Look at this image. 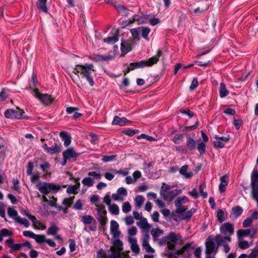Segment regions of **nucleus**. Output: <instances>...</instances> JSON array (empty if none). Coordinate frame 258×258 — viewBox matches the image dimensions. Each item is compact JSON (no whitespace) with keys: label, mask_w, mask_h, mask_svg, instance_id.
<instances>
[{"label":"nucleus","mask_w":258,"mask_h":258,"mask_svg":"<svg viewBox=\"0 0 258 258\" xmlns=\"http://www.w3.org/2000/svg\"><path fill=\"white\" fill-rule=\"evenodd\" d=\"M234 225L229 222H226L222 224L220 227L221 234L216 236L215 239L218 240L219 243L224 242L231 241V236L234 233Z\"/></svg>","instance_id":"1"},{"label":"nucleus","mask_w":258,"mask_h":258,"mask_svg":"<svg viewBox=\"0 0 258 258\" xmlns=\"http://www.w3.org/2000/svg\"><path fill=\"white\" fill-rule=\"evenodd\" d=\"M92 67L93 66H76L73 72L75 74L80 73L82 77L86 79L90 85L93 86L94 81L92 75L94 70L93 69Z\"/></svg>","instance_id":"2"},{"label":"nucleus","mask_w":258,"mask_h":258,"mask_svg":"<svg viewBox=\"0 0 258 258\" xmlns=\"http://www.w3.org/2000/svg\"><path fill=\"white\" fill-rule=\"evenodd\" d=\"M179 238V234H176L175 233L171 232L167 236L163 237L159 242V244L160 245L166 244L168 249L171 250L174 249Z\"/></svg>","instance_id":"3"},{"label":"nucleus","mask_w":258,"mask_h":258,"mask_svg":"<svg viewBox=\"0 0 258 258\" xmlns=\"http://www.w3.org/2000/svg\"><path fill=\"white\" fill-rule=\"evenodd\" d=\"M36 187L39 191L44 194L47 195L49 192H56L59 189V186L53 183L38 182Z\"/></svg>","instance_id":"4"},{"label":"nucleus","mask_w":258,"mask_h":258,"mask_svg":"<svg viewBox=\"0 0 258 258\" xmlns=\"http://www.w3.org/2000/svg\"><path fill=\"white\" fill-rule=\"evenodd\" d=\"M251 196L258 207V171L254 170L251 175Z\"/></svg>","instance_id":"5"},{"label":"nucleus","mask_w":258,"mask_h":258,"mask_svg":"<svg viewBox=\"0 0 258 258\" xmlns=\"http://www.w3.org/2000/svg\"><path fill=\"white\" fill-rule=\"evenodd\" d=\"M8 214L16 222L23 225L26 227L29 226V221L25 218H22L18 215L17 211L13 208L9 207L7 210Z\"/></svg>","instance_id":"6"},{"label":"nucleus","mask_w":258,"mask_h":258,"mask_svg":"<svg viewBox=\"0 0 258 258\" xmlns=\"http://www.w3.org/2000/svg\"><path fill=\"white\" fill-rule=\"evenodd\" d=\"M25 112L21 110L19 107L16 109H9L5 112V116L10 119H23L25 118L24 116Z\"/></svg>","instance_id":"7"},{"label":"nucleus","mask_w":258,"mask_h":258,"mask_svg":"<svg viewBox=\"0 0 258 258\" xmlns=\"http://www.w3.org/2000/svg\"><path fill=\"white\" fill-rule=\"evenodd\" d=\"M162 55V51L161 50H158L157 54L155 56H152V57L149 58L148 60L133 62L130 63L129 64H154L157 63L160 57H162V58H163Z\"/></svg>","instance_id":"8"},{"label":"nucleus","mask_w":258,"mask_h":258,"mask_svg":"<svg viewBox=\"0 0 258 258\" xmlns=\"http://www.w3.org/2000/svg\"><path fill=\"white\" fill-rule=\"evenodd\" d=\"M197 145L196 141L191 138L189 135H187L185 149L183 150L182 151L183 153H190L192 154L197 148Z\"/></svg>","instance_id":"9"},{"label":"nucleus","mask_w":258,"mask_h":258,"mask_svg":"<svg viewBox=\"0 0 258 258\" xmlns=\"http://www.w3.org/2000/svg\"><path fill=\"white\" fill-rule=\"evenodd\" d=\"M33 93L34 96L40 100L43 104H48L52 102V99L51 98L50 95L46 94H41L39 92L37 89H34L33 90Z\"/></svg>","instance_id":"10"},{"label":"nucleus","mask_w":258,"mask_h":258,"mask_svg":"<svg viewBox=\"0 0 258 258\" xmlns=\"http://www.w3.org/2000/svg\"><path fill=\"white\" fill-rule=\"evenodd\" d=\"M188 201V199L186 196H183L177 198L175 201V206L176 207V212H181L186 210V208L184 206H182Z\"/></svg>","instance_id":"11"},{"label":"nucleus","mask_w":258,"mask_h":258,"mask_svg":"<svg viewBox=\"0 0 258 258\" xmlns=\"http://www.w3.org/2000/svg\"><path fill=\"white\" fill-rule=\"evenodd\" d=\"M134 43V42L133 40H125L124 39H122L120 45V49L122 53L121 55H124L132 50V46Z\"/></svg>","instance_id":"12"},{"label":"nucleus","mask_w":258,"mask_h":258,"mask_svg":"<svg viewBox=\"0 0 258 258\" xmlns=\"http://www.w3.org/2000/svg\"><path fill=\"white\" fill-rule=\"evenodd\" d=\"M110 233L114 238H118L121 234L119 230V224L113 220L110 221Z\"/></svg>","instance_id":"13"},{"label":"nucleus","mask_w":258,"mask_h":258,"mask_svg":"<svg viewBox=\"0 0 258 258\" xmlns=\"http://www.w3.org/2000/svg\"><path fill=\"white\" fill-rule=\"evenodd\" d=\"M117 11L118 14L122 16L127 17L129 14V10L123 5H120L117 2L110 3Z\"/></svg>","instance_id":"14"},{"label":"nucleus","mask_w":258,"mask_h":258,"mask_svg":"<svg viewBox=\"0 0 258 258\" xmlns=\"http://www.w3.org/2000/svg\"><path fill=\"white\" fill-rule=\"evenodd\" d=\"M181 192V189H174L170 191H167L163 194H160L165 200L172 201L174 198Z\"/></svg>","instance_id":"15"},{"label":"nucleus","mask_w":258,"mask_h":258,"mask_svg":"<svg viewBox=\"0 0 258 258\" xmlns=\"http://www.w3.org/2000/svg\"><path fill=\"white\" fill-rule=\"evenodd\" d=\"M217 248L214 241L210 237H208L206 242V253H216Z\"/></svg>","instance_id":"16"},{"label":"nucleus","mask_w":258,"mask_h":258,"mask_svg":"<svg viewBox=\"0 0 258 258\" xmlns=\"http://www.w3.org/2000/svg\"><path fill=\"white\" fill-rule=\"evenodd\" d=\"M78 156L79 154L73 147L68 148L62 153L63 158L68 160L71 158L77 157Z\"/></svg>","instance_id":"17"},{"label":"nucleus","mask_w":258,"mask_h":258,"mask_svg":"<svg viewBox=\"0 0 258 258\" xmlns=\"http://www.w3.org/2000/svg\"><path fill=\"white\" fill-rule=\"evenodd\" d=\"M43 148L47 153L50 154L59 153L61 151L60 147L56 143H55L52 147H49L47 144H44L43 145Z\"/></svg>","instance_id":"18"},{"label":"nucleus","mask_w":258,"mask_h":258,"mask_svg":"<svg viewBox=\"0 0 258 258\" xmlns=\"http://www.w3.org/2000/svg\"><path fill=\"white\" fill-rule=\"evenodd\" d=\"M149 238L150 236L148 234L145 235L143 238L142 245L147 252L153 253L155 250L151 247L149 243Z\"/></svg>","instance_id":"19"},{"label":"nucleus","mask_w":258,"mask_h":258,"mask_svg":"<svg viewBox=\"0 0 258 258\" xmlns=\"http://www.w3.org/2000/svg\"><path fill=\"white\" fill-rule=\"evenodd\" d=\"M130 122V121L127 120L125 117L120 118L118 116H115L112 122V124L114 125H119L121 126H124L127 124V123Z\"/></svg>","instance_id":"20"},{"label":"nucleus","mask_w":258,"mask_h":258,"mask_svg":"<svg viewBox=\"0 0 258 258\" xmlns=\"http://www.w3.org/2000/svg\"><path fill=\"white\" fill-rule=\"evenodd\" d=\"M128 240L131 244V250L136 255L138 254L140 251V248L137 244V239L133 237H128Z\"/></svg>","instance_id":"21"},{"label":"nucleus","mask_w":258,"mask_h":258,"mask_svg":"<svg viewBox=\"0 0 258 258\" xmlns=\"http://www.w3.org/2000/svg\"><path fill=\"white\" fill-rule=\"evenodd\" d=\"M107 211L106 209L97 212V220L103 226L107 223V218L106 216Z\"/></svg>","instance_id":"22"},{"label":"nucleus","mask_w":258,"mask_h":258,"mask_svg":"<svg viewBox=\"0 0 258 258\" xmlns=\"http://www.w3.org/2000/svg\"><path fill=\"white\" fill-rule=\"evenodd\" d=\"M60 137L64 141V145L68 147L71 143V137L70 135L66 132H61L59 134Z\"/></svg>","instance_id":"23"},{"label":"nucleus","mask_w":258,"mask_h":258,"mask_svg":"<svg viewBox=\"0 0 258 258\" xmlns=\"http://www.w3.org/2000/svg\"><path fill=\"white\" fill-rule=\"evenodd\" d=\"M195 212V210L194 209H191L190 210L188 211H184L183 212L176 213L179 215L181 219L185 220L190 218Z\"/></svg>","instance_id":"24"},{"label":"nucleus","mask_w":258,"mask_h":258,"mask_svg":"<svg viewBox=\"0 0 258 258\" xmlns=\"http://www.w3.org/2000/svg\"><path fill=\"white\" fill-rule=\"evenodd\" d=\"M137 225L139 228L145 230H148L151 228V226L148 223L147 219L144 217L141 218L140 221L137 223Z\"/></svg>","instance_id":"25"},{"label":"nucleus","mask_w":258,"mask_h":258,"mask_svg":"<svg viewBox=\"0 0 258 258\" xmlns=\"http://www.w3.org/2000/svg\"><path fill=\"white\" fill-rule=\"evenodd\" d=\"M228 180L226 175L220 177V183L219 185V189L220 192H223L226 190V186L228 185Z\"/></svg>","instance_id":"26"},{"label":"nucleus","mask_w":258,"mask_h":258,"mask_svg":"<svg viewBox=\"0 0 258 258\" xmlns=\"http://www.w3.org/2000/svg\"><path fill=\"white\" fill-rule=\"evenodd\" d=\"M140 31L142 36L146 40L149 41L148 35L151 31L150 29L148 27L140 26Z\"/></svg>","instance_id":"27"},{"label":"nucleus","mask_w":258,"mask_h":258,"mask_svg":"<svg viewBox=\"0 0 258 258\" xmlns=\"http://www.w3.org/2000/svg\"><path fill=\"white\" fill-rule=\"evenodd\" d=\"M78 110H79V109L76 107H69L67 108L66 112L68 114H71V113L74 112V113L73 114V117L74 118L76 119V118H78L82 116V115H83L82 114L76 111Z\"/></svg>","instance_id":"28"},{"label":"nucleus","mask_w":258,"mask_h":258,"mask_svg":"<svg viewBox=\"0 0 258 258\" xmlns=\"http://www.w3.org/2000/svg\"><path fill=\"white\" fill-rule=\"evenodd\" d=\"M118 40V32L116 31L114 36H109L104 39L105 42L108 44H113Z\"/></svg>","instance_id":"29"},{"label":"nucleus","mask_w":258,"mask_h":258,"mask_svg":"<svg viewBox=\"0 0 258 258\" xmlns=\"http://www.w3.org/2000/svg\"><path fill=\"white\" fill-rule=\"evenodd\" d=\"M151 234L153 237V240L156 241L159 237L163 235V231L158 228H153L151 231Z\"/></svg>","instance_id":"30"},{"label":"nucleus","mask_w":258,"mask_h":258,"mask_svg":"<svg viewBox=\"0 0 258 258\" xmlns=\"http://www.w3.org/2000/svg\"><path fill=\"white\" fill-rule=\"evenodd\" d=\"M47 1V0H38L36 4L37 8L45 13L48 12V9L46 6Z\"/></svg>","instance_id":"31"},{"label":"nucleus","mask_w":258,"mask_h":258,"mask_svg":"<svg viewBox=\"0 0 258 258\" xmlns=\"http://www.w3.org/2000/svg\"><path fill=\"white\" fill-rule=\"evenodd\" d=\"M121 251L117 250L114 248H110L108 251V258H119L121 256Z\"/></svg>","instance_id":"32"},{"label":"nucleus","mask_w":258,"mask_h":258,"mask_svg":"<svg viewBox=\"0 0 258 258\" xmlns=\"http://www.w3.org/2000/svg\"><path fill=\"white\" fill-rule=\"evenodd\" d=\"M141 17L138 15H135L133 18H130L128 19V21L127 23V25H130L131 24H132L134 23L135 22H139V23L140 24H146V20H141Z\"/></svg>","instance_id":"33"},{"label":"nucleus","mask_w":258,"mask_h":258,"mask_svg":"<svg viewBox=\"0 0 258 258\" xmlns=\"http://www.w3.org/2000/svg\"><path fill=\"white\" fill-rule=\"evenodd\" d=\"M82 221L85 225H89L94 223H96L95 219L91 216L86 215L82 217Z\"/></svg>","instance_id":"34"},{"label":"nucleus","mask_w":258,"mask_h":258,"mask_svg":"<svg viewBox=\"0 0 258 258\" xmlns=\"http://www.w3.org/2000/svg\"><path fill=\"white\" fill-rule=\"evenodd\" d=\"M131 33H132L133 39L132 40H139L140 39V27H137L131 29Z\"/></svg>","instance_id":"35"},{"label":"nucleus","mask_w":258,"mask_h":258,"mask_svg":"<svg viewBox=\"0 0 258 258\" xmlns=\"http://www.w3.org/2000/svg\"><path fill=\"white\" fill-rule=\"evenodd\" d=\"M58 228L54 224H51L49 228L48 229L46 233L47 235H56L58 231Z\"/></svg>","instance_id":"36"},{"label":"nucleus","mask_w":258,"mask_h":258,"mask_svg":"<svg viewBox=\"0 0 258 258\" xmlns=\"http://www.w3.org/2000/svg\"><path fill=\"white\" fill-rule=\"evenodd\" d=\"M109 212L113 215H118L119 213V208L117 205L113 204L108 207Z\"/></svg>","instance_id":"37"},{"label":"nucleus","mask_w":258,"mask_h":258,"mask_svg":"<svg viewBox=\"0 0 258 258\" xmlns=\"http://www.w3.org/2000/svg\"><path fill=\"white\" fill-rule=\"evenodd\" d=\"M110 172H107L105 173L104 174V177L105 178L108 180H111L113 179L114 177V174H118V173H120L119 171H117L114 169H111L110 170Z\"/></svg>","instance_id":"38"},{"label":"nucleus","mask_w":258,"mask_h":258,"mask_svg":"<svg viewBox=\"0 0 258 258\" xmlns=\"http://www.w3.org/2000/svg\"><path fill=\"white\" fill-rule=\"evenodd\" d=\"M113 247H112L111 248H114L116 250H118L119 251L121 252L122 251L123 243L120 240L118 239L114 240L113 242Z\"/></svg>","instance_id":"39"},{"label":"nucleus","mask_w":258,"mask_h":258,"mask_svg":"<svg viewBox=\"0 0 258 258\" xmlns=\"http://www.w3.org/2000/svg\"><path fill=\"white\" fill-rule=\"evenodd\" d=\"M145 201V198L143 196H138L135 199V206L138 208H140Z\"/></svg>","instance_id":"40"},{"label":"nucleus","mask_w":258,"mask_h":258,"mask_svg":"<svg viewBox=\"0 0 258 258\" xmlns=\"http://www.w3.org/2000/svg\"><path fill=\"white\" fill-rule=\"evenodd\" d=\"M219 93L221 97H224L228 94V91L226 89L225 85L222 83L220 84Z\"/></svg>","instance_id":"41"},{"label":"nucleus","mask_w":258,"mask_h":258,"mask_svg":"<svg viewBox=\"0 0 258 258\" xmlns=\"http://www.w3.org/2000/svg\"><path fill=\"white\" fill-rule=\"evenodd\" d=\"M250 229H239L237 232V234L239 238L247 236L251 234Z\"/></svg>","instance_id":"42"},{"label":"nucleus","mask_w":258,"mask_h":258,"mask_svg":"<svg viewBox=\"0 0 258 258\" xmlns=\"http://www.w3.org/2000/svg\"><path fill=\"white\" fill-rule=\"evenodd\" d=\"M185 134H179L175 135L172 139V141L176 144H179L183 140ZM186 135H187L186 134Z\"/></svg>","instance_id":"43"},{"label":"nucleus","mask_w":258,"mask_h":258,"mask_svg":"<svg viewBox=\"0 0 258 258\" xmlns=\"http://www.w3.org/2000/svg\"><path fill=\"white\" fill-rule=\"evenodd\" d=\"M217 217L220 223H222L225 220V216L224 211L221 209H218L217 211Z\"/></svg>","instance_id":"44"},{"label":"nucleus","mask_w":258,"mask_h":258,"mask_svg":"<svg viewBox=\"0 0 258 258\" xmlns=\"http://www.w3.org/2000/svg\"><path fill=\"white\" fill-rule=\"evenodd\" d=\"M131 205L128 202H125L122 205V211L124 213H127L131 211Z\"/></svg>","instance_id":"45"},{"label":"nucleus","mask_w":258,"mask_h":258,"mask_svg":"<svg viewBox=\"0 0 258 258\" xmlns=\"http://www.w3.org/2000/svg\"><path fill=\"white\" fill-rule=\"evenodd\" d=\"M232 213L236 217L241 215L243 212V209L239 206L234 207L232 209Z\"/></svg>","instance_id":"46"},{"label":"nucleus","mask_w":258,"mask_h":258,"mask_svg":"<svg viewBox=\"0 0 258 258\" xmlns=\"http://www.w3.org/2000/svg\"><path fill=\"white\" fill-rule=\"evenodd\" d=\"M176 185H170L166 183H163L160 190V194H162L165 192L168 191L169 189L173 187L176 186Z\"/></svg>","instance_id":"47"},{"label":"nucleus","mask_w":258,"mask_h":258,"mask_svg":"<svg viewBox=\"0 0 258 258\" xmlns=\"http://www.w3.org/2000/svg\"><path fill=\"white\" fill-rule=\"evenodd\" d=\"M82 183L87 186H92L94 184L93 179L90 177H87L83 179Z\"/></svg>","instance_id":"48"},{"label":"nucleus","mask_w":258,"mask_h":258,"mask_svg":"<svg viewBox=\"0 0 258 258\" xmlns=\"http://www.w3.org/2000/svg\"><path fill=\"white\" fill-rule=\"evenodd\" d=\"M112 57L108 55H97L94 56V59L97 61L108 60L111 59Z\"/></svg>","instance_id":"49"},{"label":"nucleus","mask_w":258,"mask_h":258,"mask_svg":"<svg viewBox=\"0 0 258 258\" xmlns=\"http://www.w3.org/2000/svg\"><path fill=\"white\" fill-rule=\"evenodd\" d=\"M34 239L38 243L45 242L46 241V236L44 235L36 234Z\"/></svg>","instance_id":"50"},{"label":"nucleus","mask_w":258,"mask_h":258,"mask_svg":"<svg viewBox=\"0 0 258 258\" xmlns=\"http://www.w3.org/2000/svg\"><path fill=\"white\" fill-rule=\"evenodd\" d=\"M206 147V144L203 142H201L198 144L197 147L200 154L202 155L205 153Z\"/></svg>","instance_id":"51"},{"label":"nucleus","mask_w":258,"mask_h":258,"mask_svg":"<svg viewBox=\"0 0 258 258\" xmlns=\"http://www.w3.org/2000/svg\"><path fill=\"white\" fill-rule=\"evenodd\" d=\"M238 246L240 248L244 249L248 248L249 244L248 241L240 239L239 240Z\"/></svg>","instance_id":"52"},{"label":"nucleus","mask_w":258,"mask_h":258,"mask_svg":"<svg viewBox=\"0 0 258 258\" xmlns=\"http://www.w3.org/2000/svg\"><path fill=\"white\" fill-rule=\"evenodd\" d=\"M209 9V6L206 5L205 8L198 7L194 10V13L199 15L201 13H205Z\"/></svg>","instance_id":"53"},{"label":"nucleus","mask_w":258,"mask_h":258,"mask_svg":"<svg viewBox=\"0 0 258 258\" xmlns=\"http://www.w3.org/2000/svg\"><path fill=\"white\" fill-rule=\"evenodd\" d=\"M96 229V222L94 223V222H92V223L89 226H86L84 228V230L88 232H89L90 231H95Z\"/></svg>","instance_id":"54"},{"label":"nucleus","mask_w":258,"mask_h":258,"mask_svg":"<svg viewBox=\"0 0 258 258\" xmlns=\"http://www.w3.org/2000/svg\"><path fill=\"white\" fill-rule=\"evenodd\" d=\"M11 248L10 252H13V251L18 250L21 249L22 247V243H17L9 245Z\"/></svg>","instance_id":"55"},{"label":"nucleus","mask_w":258,"mask_h":258,"mask_svg":"<svg viewBox=\"0 0 258 258\" xmlns=\"http://www.w3.org/2000/svg\"><path fill=\"white\" fill-rule=\"evenodd\" d=\"M214 138H215L216 140H219L223 142L224 143H227L230 139L229 135H226L222 137L219 136L218 135H215L214 136Z\"/></svg>","instance_id":"56"},{"label":"nucleus","mask_w":258,"mask_h":258,"mask_svg":"<svg viewBox=\"0 0 258 258\" xmlns=\"http://www.w3.org/2000/svg\"><path fill=\"white\" fill-rule=\"evenodd\" d=\"M75 197H71L70 198H66L63 200L62 204L64 206H67V207H70L72 204L73 203V201L74 200Z\"/></svg>","instance_id":"57"},{"label":"nucleus","mask_w":258,"mask_h":258,"mask_svg":"<svg viewBox=\"0 0 258 258\" xmlns=\"http://www.w3.org/2000/svg\"><path fill=\"white\" fill-rule=\"evenodd\" d=\"M115 155H112L111 156H103L102 157V160L104 162H108L114 160L116 157Z\"/></svg>","instance_id":"58"},{"label":"nucleus","mask_w":258,"mask_h":258,"mask_svg":"<svg viewBox=\"0 0 258 258\" xmlns=\"http://www.w3.org/2000/svg\"><path fill=\"white\" fill-rule=\"evenodd\" d=\"M137 232V228L135 226H132L128 230V237H132L135 235Z\"/></svg>","instance_id":"59"},{"label":"nucleus","mask_w":258,"mask_h":258,"mask_svg":"<svg viewBox=\"0 0 258 258\" xmlns=\"http://www.w3.org/2000/svg\"><path fill=\"white\" fill-rule=\"evenodd\" d=\"M67 192L69 194H73L74 195H76L78 194V191L76 189V188L73 185H70L67 189Z\"/></svg>","instance_id":"60"},{"label":"nucleus","mask_w":258,"mask_h":258,"mask_svg":"<svg viewBox=\"0 0 258 258\" xmlns=\"http://www.w3.org/2000/svg\"><path fill=\"white\" fill-rule=\"evenodd\" d=\"M34 168V164L32 162H29L27 166V174L28 175H32Z\"/></svg>","instance_id":"61"},{"label":"nucleus","mask_w":258,"mask_h":258,"mask_svg":"<svg viewBox=\"0 0 258 258\" xmlns=\"http://www.w3.org/2000/svg\"><path fill=\"white\" fill-rule=\"evenodd\" d=\"M198 86V81L197 79L194 78L191 84L189 87V90L190 91H192L194 90Z\"/></svg>","instance_id":"62"},{"label":"nucleus","mask_w":258,"mask_h":258,"mask_svg":"<svg viewBox=\"0 0 258 258\" xmlns=\"http://www.w3.org/2000/svg\"><path fill=\"white\" fill-rule=\"evenodd\" d=\"M69 248L71 252H73L76 250V244L75 240L71 239H70Z\"/></svg>","instance_id":"63"},{"label":"nucleus","mask_w":258,"mask_h":258,"mask_svg":"<svg viewBox=\"0 0 258 258\" xmlns=\"http://www.w3.org/2000/svg\"><path fill=\"white\" fill-rule=\"evenodd\" d=\"M258 257V247H255L251 251L248 258H257Z\"/></svg>","instance_id":"64"}]
</instances>
